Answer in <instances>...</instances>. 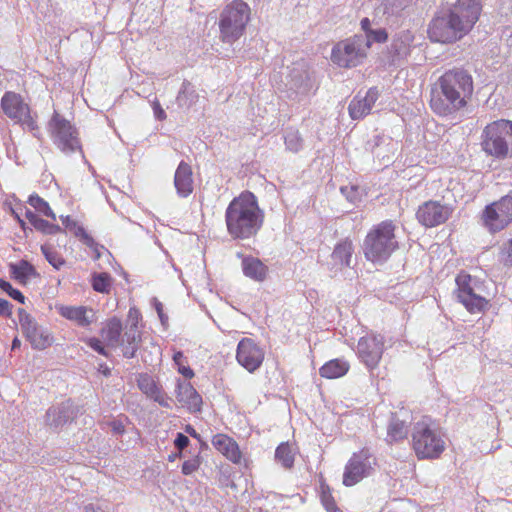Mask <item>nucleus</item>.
Here are the masks:
<instances>
[{
	"label": "nucleus",
	"mask_w": 512,
	"mask_h": 512,
	"mask_svg": "<svg viewBox=\"0 0 512 512\" xmlns=\"http://www.w3.org/2000/svg\"><path fill=\"white\" fill-rule=\"evenodd\" d=\"M499 262L505 267L512 266V238L501 249L499 253Z\"/></svg>",
	"instance_id": "43"
},
{
	"label": "nucleus",
	"mask_w": 512,
	"mask_h": 512,
	"mask_svg": "<svg viewBox=\"0 0 512 512\" xmlns=\"http://www.w3.org/2000/svg\"><path fill=\"white\" fill-rule=\"evenodd\" d=\"M185 432L188 433L189 435H191L194 438L198 437V434H197L196 430L191 425H187L185 427Z\"/></svg>",
	"instance_id": "51"
},
{
	"label": "nucleus",
	"mask_w": 512,
	"mask_h": 512,
	"mask_svg": "<svg viewBox=\"0 0 512 512\" xmlns=\"http://www.w3.org/2000/svg\"><path fill=\"white\" fill-rule=\"evenodd\" d=\"M388 39V34L385 29H378L370 31V34L364 39V43H369V48L372 42L384 43Z\"/></svg>",
	"instance_id": "44"
},
{
	"label": "nucleus",
	"mask_w": 512,
	"mask_h": 512,
	"mask_svg": "<svg viewBox=\"0 0 512 512\" xmlns=\"http://www.w3.org/2000/svg\"><path fill=\"white\" fill-rule=\"evenodd\" d=\"M349 369L350 364L347 361L336 358L323 364L319 369V374L326 379H336L346 375Z\"/></svg>",
	"instance_id": "30"
},
{
	"label": "nucleus",
	"mask_w": 512,
	"mask_h": 512,
	"mask_svg": "<svg viewBox=\"0 0 512 512\" xmlns=\"http://www.w3.org/2000/svg\"><path fill=\"white\" fill-rule=\"evenodd\" d=\"M285 144L291 151L297 152L302 146V138L298 131L289 132L285 136Z\"/></svg>",
	"instance_id": "42"
},
{
	"label": "nucleus",
	"mask_w": 512,
	"mask_h": 512,
	"mask_svg": "<svg viewBox=\"0 0 512 512\" xmlns=\"http://www.w3.org/2000/svg\"><path fill=\"white\" fill-rule=\"evenodd\" d=\"M479 221L492 235L507 229L512 224V195H504L487 204L479 214Z\"/></svg>",
	"instance_id": "8"
},
{
	"label": "nucleus",
	"mask_w": 512,
	"mask_h": 512,
	"mask_svg": "<svg viewBox=\"0 0 512 512\" xmlns=\"http://www.w3.org/2000/svg\"><path fill=\"white\" fill-rule=\"evenodd\" d=\"M61 220H62V224L64 225V227L66 229H68L71 232H73V234L76 237H78L85 245H87L88 247L92 248L95 251L96 258L100 257V252H99L98 244L95 242L93 237L90 236L86 232V230H85V228L83 226L79 225L70 216L62 217Z\"/></svg>",
	"instance_id": "27"
},
{
	"label": "nucleus",
	"mask_w": 512,
	"mask_h": 512,
	"mask_svg": "<svg viewBox=\"0 0 512 512\" xmlns=\"http://www.w3.org/2000/svg\"><path fill=\"white\" fill-rule=\"evenodd\" d=\"M370 26H371V23L368 18H363L361 20V28L366 33V37L370 34V31H372Z\"/></svg>",
	"instance_id": "50"
},
{
	"label": "nucleus",
	"mask_w": 512,
	"mask_h": 512,
	"mask_svg": "<svg viewBox=\"0 0 512 512\" xmlns=\"http://www.w3.org/2000/svg\"><path fill=\"white\" fill-rule=\"evenodd\" d=\"M213 447L220 452L226 459L234 464H240L242 452L238 443L227 434L218 433L212 437Z\"/></svg>",
	"instance_id": "20"
},
{
	"label": "nucleus",
	"mask_w": 512,
	"mask_h": 512,
	"mask_svg": "<svg viewBox=\"0 0 512 512\" xmlns=\"http://www.w3.org/2000/svg\"><path fill=\"white\" fill-rule=\"evenodd\" d=\"M193 172L191 166L181 161L175 171L174 185L181 197H188L193 192Z\"/></svg>",
	"instance_id": "23"
},
{
	"label": "nucleus",
	"mask_w": 512,
	"mask_h": 512,
	"mask_svg": "<svg viewBox=\"0 0 512 512\" xmlns=\"http://www.w3.org/2000/svg\"><path fill=\"white\" fill-rule=\"evenodd\" d=\"M384 343V337L374 333L367 334L358 340L357 354L367 368L378 367L384 353Z\"/></svg>",
	"instance_id": "14"
},
{
	"label": "nucleus",
	"mask_w": 512,
	"mask_h": 512,
	"mask_svg": "<svg viewBox=\"0 0 512 512\" xmlns=\"http://www.w3.org/2000/svg\"><path fill=\"white\" fill-rule=\"evenodd\" d=\"M265 358L264 350L251 338H242L236 350V360L248 372H255Z\"/></svg>",
	"instance_id": "17"
},
{
	"label": "nucleus",
	"mask_w": 512,
	"mask_h": 512,
	"mask_svg": "<svg viewBox=\"0 0 512 512\" xmlns=\"http://www.w3.org/2000/svg\"><path fill=\"white\" fill-rule=\"evenodd\" d=\"M265 214L258 199L251 191H242L234 197L225 210L228 234L235 240L255 237L264 224Z\"/></svg>",
	"instance_id": "3"
},
{
	"label": "nucleus",
	"mask_w": 512,
	"mask_h": 512,
	"mask_svg": "<svg viewBox=\"0 0 512 512\" xmlns=\"http://www.w3.org/2000/svg\"><path fill=\"white\" fill-rule=\"evenodd\" d=\"M142 341L141 331L135 329H129L125 327L124 334L120 338L119 346L123 347V356L125 358H133L139 348Z\"/></svg>",
	"instance_id": "29"
},
{
	"label": "nucleus",
	"mask_w": 512,
	"mask_h": 512,
	"mask_svg": "<svg viewBox=\"0 0 512 512\" xmlns=\"http://www.w3.org/2000/svg\"><path fill=\"white\" fill-rule=\"evenodd\" d=\"M379 95L377 87H371L363 96L358 93L349 103L348 112L350 117L353 120H359L369 115Z\"/></svg>",
	"instance_id": "18"
},
{
	"label": "nucleus",
	"mask_w": 512,
	"mask_h": 512,
	"mask_svg": "<svg viewBox=\"0 0 512 512\" xmlns=\"http://www.w3.org/2000/svg\"><path fill=\"white\" fill-rule=\"evenodd\" d=\"M251 18V9L244 0H233L227 4L219 17L220 39L234 43L245 32Z\"/></svg>",
	"instance_id": "7"
},
{
	"label": "nucleus",
	"mask_w": 512,
	"mask_h": 512,
	"mask_svg": "<svg viewBox=\"0 0 512 512\" xmlns=\"http://www.w3.org/2000/svg\"><path fill=\"white\" fill-rule=\"evenodd\" d=\"M142 321V314L136 307H130L127 314L126 328L140 330V322Z\"/></svg>",
	"instance_id": "40"
},
{
	"label": "nucleus",
	"mask_w": 512,
	"mask_h": 512,
	"mask_svg": "<svg viewBox=\"0 0 512 512\" xmlns=\"http://www.w3.org/2000/svg\"><path fill=\"white\" fill-rule=\"evenodd\" d=\"M86 343L87 345L92 348L94 351H96L97 353L105 356V357H108L109 354L107 352V350L105 349L104 345L102 344V342L98 339V338H95V337H92V338H89L86 340Z\"/></svg>",
	"instance_id": "46"
},
{
	"label": "nucleus",
	"mask_w": 512,
	"mask_h": 512,
	"mask_svg": "<svg viewBox=\"0 0 512 512\" xmlns=\"http://www.w3.org/2000/svg\"><path fill=\"white\" fill-rule=\"evenodd\" d=\"M110 425L115 434H123L125 432L124 425L119 421H114Z\"/></svg>",
	"instance_id": "49"
},
{
	"label": "nucleus",
	"mask_w": 512,
	"mask_h": 512,
	"mask_svg": "<svg viewBox=\"0 0 512 512\" xmlns=\"http://www.w3.org/2000/svg\"><path fill=\"white\" fill-rule=\"evenodd\" d=\"M123 326L118 317L109 318L101 330V336L106 344L111 347H117L120 344Z\"/></svg>",
	"instance_id": "28"
},
{
	"label": "nucleus",
	"mask_w": 512,
	"mask_h": 512,
	"mask_svg": "<svg viewBox=\"0 0 512 512\" xmlns=\"http://www.w3.org/2000/svg\"><path fill=\"white\" fill-rule=\"evenodd\" d=\"M0 289L5 292L9 297H11L13 300L24 304L26 301V297L23 295V293L14 288L12 284L2 278H0Z\"/></svg>",
	"instance_id": "39"
},
{
	"label": "nucleus",
	"mask_w": 512,
	"mask_h": 512,
	"mask_svg": "<svg viewBox=\"0 0 512 512\" xmlns=\"http://www.w3.org/2000/svg\"><path fill=\"white\" fill-rule=\"evenodd\" d=\"M454 295L470 314H483L490 307V301L477 294L472 286V276L461 271L455 278Z\"/></svg>",
	"instance_id": "12"
},
{
	"label": "nucleus",
	"mask_w": 512,
	"mask_h": 512,
	"mask_svg": "<svg viewBox=\"0 0 512 512\" xmlns=\"http://www.w3.org/2000/svg\"><path fill=\"white\" fill-rule=\"evenodd\" d=\"M474 92L472 75L463 68L445 71L431 89L429 105L439 116H449L467 107Z\"/></svg>",
	"instance_id": "1"
},
{
	"label": "nucleus",
	"mask_w": 512,
	"mask_h": 512,
	"mask_svg": "<svg viewBox=\"0 0 512 512\" xmlns=\"http://www.w3.org/2000/svg\"><path fill=\"white\" fill-rule=\"evenodd\" d=\"M85 512H99V511L94 506L88 505L85 507Z\"/></svg>",
	"instance_id": "54"
},
{
	"label": "nucleus",
	"mask_w": 512,
	"mask_h": 512,
	"mask_svg": "<svg viewBox=\"0 0 512 512\" xmlns=\"http://www.w3.org/2000/svg\"><path fill=\"white\" fill-rule=\"evenodd\" d=\"M11 278L21 285H27L32 279L40 277L35 267L27 260H20L8 265Z\"/></svg>",
	"instance_id": "24"
},
{
	"label": "nucleus",
	"mask_w": 512,
	"mask_h": 512,
	"mask_svg": "<svg viewBox=\"0 0 512 512\" xmlns=\"http://www.w3.org/2000/svg\"><path fill=\"white\" fill-rule=\"evenodd\" d=\"M396 225L392 220H384L373 225L363 241V254L373 264L385 263L398 249Z\"/></svg>",
	"instance_id": "4"
},
{
	"label": "nucleus",
	"mask_w": 512,
	"mask_h": 512,
	"mask_svg": "<svg viewBox=\"0 0 512 512\" xmlns=\"http://www.w3.org/2000/svg\"><path fill=\"white\" fill-rule=\"evenodd\" d=\"M139 389L150 399L157 402L160 406L169 408L170 399L163 391L162 386L149 374H140L137 378Z\"/></svg>",
	"instance_id": "19"
},
{
	"label": "nucleus",
	"mask_w": 512,
	"mask_h": 512,
	"mask_svg": "<svg viewBox=\"0 0 512 512\" xmlns=\"http://www.w3.org/2000/svg\"><path fill=\"white\" fill-rule=\"evenodd\" d=\"M28 203L35 208L38 212L44 214L45 216L51 218L52 220H56V215L53 210L50 208L48 202H46L39 195L34 194L31 195L28 199Z\"/></svg>",
	"instance_id": "35"
},
{
	"label": "nucleus",
	"mask_w": 512,
	"mask_h": 512,
	"mask_svg": "<svg viewBox=\"0 0 512 512\" xmlns=\"http://www.w3.org/2000/svg\"><path fill=\"white\" fill-rule=\"evenodd\" d=\"M25 216L36 230L44 234L53 235L61 231V227L59 225L50 223L47 220L39 218L32 211H27Z\"/></svg>",
	"instance_id": "32"
},
{
	"label": "nucleus",
	"mask_w": 512,
	"mask_h": 512,
	"mask_svg": "<svg viewBox=\"0 0 512 512\" xmlns=\"http://www.w3.org/2000/svg\"><path fill=\"white\" fill-rule=\"evenodd\" d=\"M112 284V278L108 273H100L93 276L92 287L99 293H109Z\"/></svg>",
	"instance_id": "38"
},
{
	"label": "nucleus",
	"mask_w": 512,
	"mask_h": 512,
	"mask_svg": "<svg viewBox=\"0 0 512 512\" xmlns=\"http://www.w3.org/2000/svg\"><path fill=\"white\" fill-rule=\"evenodd\" d=\"M446 447L445 435L440 428L426 421H419L414 425L411 448L418 460L439 459Z\"/></svg>",
	"instance_id": "5"
},
{
	"label": "nucleus",
	"mask_w": 512,
	"mask_h": 512,
	"mask_svg": "<svg viewBox=\"0 0 512 512\" xmlns=\"http://www.w3.org/2000/svg\"><path fill=\"white\" fill-rule=\"evenodd\" d=\"M174 444L175 447L181 451L189 445V439L184 434L178 433L174 441Z\"/></svg>",
	"instance_id": "48"
},
{
	"label": "nucleus",
	"mask_w": 512,
	"mask_h": 512,
	"mask_svg": "<svg viewBox=\"0 0 512 512\" xmlns=\"http://www.w3.org/2000/svg\"><path fill=\"white\" fill-rule=\"evenodd\" d=\"M341 193L347 198V200H349L353 204H356L361 201L362 195L358 186H343L341 187Z\"/></svg>",
	"instance_id": "41"
},
{
	"label": "nucleus",
	"mask_w": 512,
	"mask_h": 512,
	"mask_svg": "<svg viewBox=\"0 0 512 512\" xmlns=\"http://www.w3.org/2000/svg\"><path fill=\"white\" fill-rule=\"evenodd\" d=\"M378 465L377 458L368 448L354 452L344 467L342 483L352 487L371 476Z\"/></svg>",
	"instance_id": "11"
},
{
	"label": "nucleus",
	"mask_w": 512,
	"mask_h": 512,
	"mask_svg": "<svg viewBox=\"0 0 512 512\" xmlns=\"http://www.w3.org/2000/svg\"><path fill=\"white\" fill-rule=\"evenodd\" d=\"M482 150L490 157L504 160L512 156V120L498 119L488 123L481 135Z\"/></svg>",
	"instance_id": "6"
},
{
	"label": "nucleus",
	"mask_w": 512,
	"mask_h": 512,
	"mask_svg": "<svg viewBox=\"0 0 512 512\" xmlns=\"http://www.w3.org/2000/svg\"><path fill=\"white\" fill-rule=\"evenodd\" d=\"M201 460L198 456L188 459L182 464V473L184 475H191L199 469Z\"/></svg>",
	"instance_id": "45"
},
{
	"label": "nucleus",
	"mask_w": 512,
	"mask_h": 512,
	"mask_svg": "<svg viewBox=\"0 0 512 512\" xmlns=\"http://www.w3.org/2000/svg\"><path fill=\"white\" fill-rule=\"evenodd\" d=\"M1 108L4 114L20 124L23 129H27L37 136L39 133V126L37 123V113H33L28 103L23 97L13 91H7L1 98Z\"/></svg>",
	"instance_id": "9"
},
{
	"label": "nucleus",
	"mask_w": 512,
	"mask_h": 512,
	"mask_svg": "<svg viewBox=\"0 0 512 512\" xmlns=\"http://www.w3.org/2000/svg\"><path fill=\"white\" fill-rule=\"evenodd\" d=\"M155 112L157 114V117L161 120L166 118L165 112L160 108L159 104H157V109L155 108Z\"/></svg>",
	"instance_id": "52"
},
{
	"label": "nucleus",
	"mask_w": 512,
	"mask_h": 512,
	"mask_svg": "<svg viewBox=\"0 0 512 512\" xmlns=\"http://www.w3.org/2000/svg\"><path fill=\"white\" fill-rule=\"evenodd\" d=\"M275 459L285 469H290L294 465L295 454L292 446L288 442H282L275 451Z\"/></svg>",
	"instance_id": "33"
},
{
	"label": "nucleus",
	"mask_w": 512,
	"mask_h": 512,
	"mask_svg": "<svg viewBox=\"0 0 512 512\" xmlns=\"http://www.w3.org/2000/svg\"><path fill=\"white\" fill-rule=\"evenodd\" d=\"M176 399L190 412H198L201 409L202 397L189 382H178Z\"/></svg>",
	"instance_id": "21"
},
{
	"label": "nucleus",
	"mask_w": 512,
	"mask_h": 512,
	"mask_svg": "<svg viewBox=\"0 0 512 512\" xmlns=\"http://www.w3.org/2000/svg\"><path fill=\"white\" fill-rule=\"evenodd\" d=\"M480 0H457L447 13L434 17L428 27L433 42L453 43L467 34L479 20Z\"/></svg>",
	"instance_id": "2"
},
{
	"label": "nucleus",
	"mask_w": 512,
	"mask_h": 512,
	"mask_svg": "<svg viewBox=\"0 0 512 512\" xmlns=\"http://www.w3.org/2000/svg\"><path fill=\"white\" fill-rule=\"evenodd\" d=\"M57 312L63 318L75 322L78 326L86 327L92 323L94 312L85 306H56Z\"/></svg>",
	"instance_id": "22"
},
{
	"label": "nucleus",
	"mask_w": 512,
	"mask_h": 512,
	"mask_svg": "<svg viewBox=\"0 0 512 512\" xmlns=\"http://www.w3.org/2000/svg\"><path fill=\"white\" fill-rule=\"evenodd\" d=\"M242 270L245 276L258 282L265 280L268 273L267 266L261 260L252 256L243 258Z\"/></svg>",
	"instance_id": "26"
},
{
	"label": "nucleus",
	"mask_w": 512,
	"mask_h": 512,
	"mask_svg": "<svg viewBox=\"0 0 512 512\" xmlns=\"http://www.w3.org/2000/svg\"><path fill=\"white\" fill-rule=\"evenodd\" d=\"M156 310L158 312V315H159L161 321L164 322L163 308H162V304L161 303H157Z\"/></svg>",
	"instance_id": "53"
},
{
	"label": "nucleus",
	"mask_w": 512,
	"mask_h": 512,
	"mask_svg": "<svg viewBox=\"0 0 512 512\" xmlns=\"http://www.w3.org/2000/svg\"><path fill=\"white\" fill-rule=\"evenodd\" d=\"M18 315L23 333L33 348L44 350L52 345V335L47 330L39 327L30 314L24 309H19Z\"/></svg>",
	"instance_id": "16"
},
{
	"label": "nucleus",
	"mask_w": 512,
	"mask_h": 512,
	"mask_svg": "<svg viewBox=\"0 0 512 512\" xmlns=\"http://www.w3.org/2000/svg\"><path fill=\"white\" fill-rule=\"evenodd\" d=\"M41 251L45 256L46 260L52 265L55 269L59 270L64 266L65 260L64 258L51 246L42 245Z\"/></svg>",
	"instance_id": "37"
},
{
	"label": "nucleus",
	"mask_w": 512,
	"mask_h": 512,
	"mask_svg": "<svg viewBox=\"0 0 512 512\" xmlns=\"http://www.w3.org/2000/svg\"><path fill=\"white\" fill-rule=\"evenodd\" d=\"M259 512H268V511H266V510L264 511V510L260 509V511H259Z\"/></svg>",
	"instance_id": "56"
},
{
	"label": "nucleus",
	"mask_w": 512,
	"mask_h": 512,
	"mask_svg": "<svg viewBox=\"0 0 512 512\" xmlns=\"http://www.w3.org/2000/svg\"><path fill=\"white\" fill-rule=\"evenodd\" d=\"M453 208L437 200L422 203L416 211L417 221L426 228L444 224L452 215Z\"/></svg>",
	"instance_id": "15"
},
{
	"label": "nucleus",
	"mask_w": 512,
	"mask_h": 512,
	"mask_svg": "<svg viewBox=\"0 0 512 512\" xmlns=\"http://www.w3.org/2000/svg\"><path fill=\"white\" fill-rule=\"evenodd\" d=\"M353 253L354 246L352 240L344 238L335 245L331 259L340 267H350Z\"/></svg>",
	"instance_id": "25"
},
{
	"label": "nucleus",
	"mask_w": 512,
	"mask_h": 512,
	"mask_svg": "<svg viewBox=\"0 0 512 512\" xmlns=\"http://www.w3.org/2000/svg\"><path fill=\"white\" fill-rule=\"evenodd\" d=\"M12 307L9 301L0 298V315L11 317L13 313Z\"/></svg>",
	"instance_id": "47"
},
{
	"label": "nucleus",
	"mask_w": 512,
	"mask_h": 512,
	"mask_svg": "<svg viewBox=\"0 0 512 512\" xmlns=\"http://www.w3.org/2000/svg\"><path fill=\"white\" fill-rule=\"evenodd\" d=\"M320 499L328 512H336L338 511V507L336 501L332 495V490L330 486L326 483L325 479L321 477L320 479Z\"/></svg>",
	"instance_id": "34"
},
{
	"label": "nucleus",
	"mask_w": 512,
	"mask_h": 512,
	"mask_svg": "<svg viewBox=\"0 0 512 512\" xmlns=\"http://www.w3.org/2000/svg\"><path fill=\"white\" fill-rule=\"evenodd\" d=\"M173 361L177 366V371L186 379H192L194 377L195 373L193 369L188 365L187 359L185 358L183 352H175L173 355Z\"/></svg>",
	"instance_id": "36"
},
{
	"label": "nucleus",
	"mask_w": 512,
	"mask_h": 512,
	"mask_svg": "<svg viewBox=\"0 0 512 512\" xmlns=\"http://www.w3.org/2000/svg\"><path fill=\"white\" fill-rule=\"evenodd\" d=\"M48 129L53 143L62 151L71 152L80 147L76 128L59 113L53 114Z\"/></svg>",
	"instance_id": "13"
},
{
	"label": "nucleus",
	"mask_w": 512,
	"mask_h": 512,
	"mask_svg": "<svg viewBox=\"0 0 512 512\" xmlns=\"http://www.w3.org/2000/svg\"><path fill=\"white\" fill-rule=\"evenodd\" d=\"M408 436V427L405 421L392 418L387 426L386 442L390 445L403 441Z\"/></svg>",
	"instance_id": "31"
},
{
	"label": "nucleus",
	"mask_w": 512,
	"mask_h": 512,
	"mask_svg": "<svg viewBox=\"0 0 512 512\" xmlns=\"http://www.w3.org/2000/svg\"><path fill=\"white\" fill-rule=\"evenodd\" d=\"M20 347V340L15 338L12 342V349H16Z\"/></svg>",
	"instance_id": "55"
},
{
	"label": "nucleus",
	"mask_w": 512,
	"mask_h": 512,
	"mask_svg": "<svg viewBox=\"0 0 512 512\" xmlns=\"http://www.w3.org/2000/svg\"><path fill=\"white\" fill-rule=\"evenodd\" d=\"M369 43H364L362 36L355 35L339 41L331 51V61L341 68H353L360 65L367 57Z\"/></svg>",
	"instance_id": "10"
}]
</instances>
